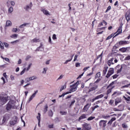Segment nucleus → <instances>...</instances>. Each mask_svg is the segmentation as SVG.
<instances>
[{
    "label": "nucleus",
    "mask_w": 130,
    "mask_h": 130,
    "mask_svg": "<svg viewBox=\"0 0 130 130\" xmlns=\"http://www.w3.org/2000/svg\"><path fill=\"white\" fill-rule=\"evenodd\" d=\"M15 106V102L13 100L10 101L6 105V110L9 111L11 110L13 107Z\"/></svg>",
    "instance_id": "1"
},
{
    "label": "nucleus",
    "mask_w": 130,
    "mask_h": 130,
    "mask_svg": "<svg viewBox=\"0 0 130 130\" xmlns=\"http://www.w3.org/2000/svg\"><path fill=\"white\" fill-rule=\"evenodd\" d=\"M118 45L120 47V46H124V45H127V44H129V41H123L121 40L117 43Z\"/></svg>",
    "instance_id": "2"
},
{
    "label": "nucleus",
    "mask_w": 130,
    "mask_h": 130,
    "mask_svg": "<svg viewBox=\"0 0 130 130\" xmlns=\"http://www.w3.org/2000/svg\"><path fill=\"white\" fill-rule=\"evenodd\" d=\"M123 24L121 23L119 28H118L117 31L114 34H116L114 36V37H116V36H118L119 34H121L122 33V25Z\"/></svg>",
    "instance_id": "3"
},
{
    "label": "nucleus",
    "mask_w": 130,
    "mask_h": 130,
    "mask_svg": "<svg viewBox=\"0 0 130 130\" xmlns=\"http://www.w3.org/2000/svg\"><path fill=\"white\" fill-rule=\"evenodd\" d=\"M9 101V96H0V101H1V104L4 105V104H6L7 102Z\"/></svg>",
    "instance_id": "4"
},
{
    "label": "nucleus",
    "mask_w": 130,
    "mask_h": 130,
    "mask_svg": "<svg viewBox=\"0 0 130 130\" xmlns=\"http://www.w3.org/2000/svg\"><path fill=\"white\" fill-rule=\"evenodd\" d=\"M114 74V69L113 68H110L107 75L106 76V78H109L110 76L113 75Z\"/></svg>",
    "instance_id": "5"
},
{
    "label": "nucleus",
    "mask_w": 130,
    "mask_h": 130,
    "mask_svg": "<svg viewBox=\"0 0 130 130\" xmlns=\"http://www.w3.org/2000/svg\"><path fill=\"white\" fill-rule=\"evenodd\" d=\"M106 123H107V121L101 120L99 122V125L101 127H105L106 126Z\"/></svg>",
    "instance_id": "6"
},
{
    "label": "nucleus",
    "mask_w": 130,
    "mask_h": 130,
    "mask_svg": "<svg viewBox=\"0 0 130 130\" xmlns=\"http://www.w3.org/2000/svg\"><path fill=\"white\" fill-rule=\"evenodd\" d=\"M78 85H77V83H74L73 85L70 86V90L71 92H75L77 90V87Z\"/></svg>",
    "instance_id": "7"
},
{
    "label": "nucleus",
    "mask_w": 130,
    "mask_h": 130,
    "mask_svg": "<svg viewBox=\"0 0 130 130\" xmlns=\"http://www.w3.org/2000/svg\"><path fill=\"white\" fill-rule=\"evenodd\" d=\"M83 130H90V129H91V126L89 124L85 123L83 125Z\"/></svg>",
    "instance_id": "8"
},
{
    "label": "nucleus",
    "mask_w": 130,
    "mask_h": 130,
    "mask_svg": "<svg viewBox=\"0 0 130 130\" xmlns=\"http://www.w3.org/2000/svg\"><path fill=\"white\" fill-rule=\"evenodd\" d=\"M17 122H18V117L17 116H15V120L9 121L11 125H15V124H17Z\"/></svg>",
    "instance_id": "9"
},
{
    "label": "nucleus",
    "mask_w": 130,
    "mask_h": 130,
    "mask_svg": "<svg viewBox=\"0 0 130 130\" xmlns=\"http://www.w3.org/2000/svg\"><path fill=\"white\" fill-rule=\"evenodd\" d=\"M118 47H120L118 44L117 43H116V44H115L114 45V46L113 47L112 51V52H114V53H116L117 52V51L116 50V49H117V48H118Z\"/></svg>",
    "instance_id": "10"
},
{
    "label": "nucleus",
    "mask_w": 130,
    "mask_h": 130,
    "mask_svg": "<svg viewBox=\"0 0 130 130\" xmlns=\"http://www.w3.org/2000/svg\"><path fill=\"white\" fill-rule=\"evenodd\" d=\"M122 68H123L122 64L121 66L120 64H118L116 66V69H118L117 71V74H119L120 73H121V71H122Z\"/></svg>",
    "instance_id": "11"
},
{
    "label": "nucleus",
    "mask_w": 130,
    "mask_h": 130,
    "mask_svg": "<svg viewBox=\"0 0 130 130\" xmlns=\"http://www.w3.org/2000/svg\"><path fill=\"white\" fill-rule=\"evenodd\" d=\"M9 119H10V114H6L3 117V122H5L7 120H9Z\"/></svg>",
    "instance_id": "12"
},
{
    "label": "nucleus",
    "mask_w": 130,
    "mask_h": 130,
    "mask_svg": "<svg viewBox=\"0 0 130 130\" xmlns=\"http://www.w3.org/2000/svg\"><path fill=\"white\" fill-rule=\"evenodd\" d=\"M104 24V26H106L107 25V22H106V21L105 20H103L102 21L100 22L98 25V27L99 28L100 27H102V26H103Z\"/></svg>",
    "instance_id": "13"
},
{
    "label": "nucleus",
    "mask_w": 130,
    "mask_h": 130,
    "mask_svg": "<svg viewBox=\"0 0 130 130\" xmlns=\"http://www.w3.org/2000/svg\"><path fill=\"white\" fill-rule=\"evenodd\" d=\"M104 96V95L101 94H100L98 96H96L95 98H93L92 100H91V102H94L95 101V100H98V99H100L101 98H103V97Z\"/></svg>",
    "instance_id": "14"
},
{
    "label": "nucleus",
    "mask_w": 130,
    "mask_h": 130,
    "mask_svg": "<svg viewBox=\"0 0 130 130\" xmlns=\"http://www.w3.org/2000/svg\"><path fill=\"white\" fill-rule=\"evenodd\" d=\"M127 49H128V47H122L119 49V51L122 52V53H124V52L127 51Z\"/></svg>",
    "instance_id": "15"
},
{
    "label": "nucleus",
    "mask_w": 130,
    "mask_h": 130,
    "mask_svg": "<svg viewBox=\"0 0 130 130\" xmlns=\"http://www.w3.org/2000/svg\"><path fill=\"white\" fill-rule=\"evenodd\" d=\"M90 108V104H87L83 108V111L84 112H87L88 111L89 108Z\"/></svg>",
    "instance_id": "16"
},
{
    "label": "nucleus",
    "mask_w": 130,
    "mask_h": 130,
    "mask_svg": "<svg viewBox=\"0 0 130 130\" xmlns=\"http://www.w3.org/2000/svg\"><path fill=\"white\" fill-rule=\"evenodd\" d=\"M38 93V90H36L35 91V93H33L30 97L29 99V102L30 101H32V100H33V98H34V97H35V96H36V94Z\"/></svg>",
    "instance_id": "17"
},
{
    "label": "nucleus",
    "mask_w": 130,
    "mask_h": 130,
    "mask_svg": "<svg viewBox=\"0 0 130 130\" xmlns=\"http://www.w3.org/2000/svg\"><path fill=\"white\" fill-rule=\"evenodd\" d=\"M85 118H87V115L83 114L78 118V121H81L82 119H85Z\"/></svg>",
    "instance_id": "18"
},
{
    "label": "nucleus",
    "mask_w": 130,
    "mask_h": 130,
    "mask_svg": "<svg viewBox=\"0 0 130 130\" xmlns=\"http://www.w3.org/2000/svg\"><path fill=\"white\" fill-rule=\"evenodd\" d=\"M36 79H37V77L34 76L26 78V82H30V81H33V80H36Z\"/></svg>",
    "instance_id": "19"
},
{
    "label": "nucleus",
    "mask_w": 130,
    "mask_h": 130,
    "mask_svg": "<svg viewBox=\"0 0 130 130\" xmlns=\"http://www.w3.org/2000/svg\"><path fill=\"white\" fill-rule=\"evenodd\" d=\"M107 70H108V66H105L103 71V76H105L106 75V73H107Z\"/></svg>",
    "instance_id": "20"
},
{
    "label": "nucleus",
    "mask_w": 130,
    "mask_h": 130,
    "mask_svg": "<svg viewBox=\"0 0 130 130\" xmlns=\"http://www.w3.org/2000/svg\"><path fill=\"white\" fill-rule=\"evenodd\" d=\"M115 120H116V118L115 117H113L108 122V125H111V124H112V122H113V121H115Z\"/></svg>",
    "instance_id": "21"
},
{
    "label": "nucleus",
    "mask_w": 130,
    "mask_h": 130,
    "mask_svg": "<svg viewBox=\"0 0 130 130\" xmlns=\"http://www.w3.org/2000/svg\"><path fill=\"white\" fill-rule=\"evenodd\" d=\"M123 98H124V100L125 101H127L128 102H129L130 101V96L129 95L127 94H125V95L123 96Z\"/></svg>",
    "instance_id": "22"
},
{
    "label": "nucleus",
    "mask_w": 130,
    "mask_h": 130,
    "mask_svg": "<svg viewBox=\"0 0 130 130\" xmlns=\"http://www.w3.org/2000/svg\"><path fill=\"white\" fill-rule=\"evenodd\" d=\"M113 59H114V58H111L110 60L108 61V66L109 67H110L111 64H114V63H113Z\"/></svg>",
    "instance_id": "23"
},
{
    "label": "nucleus",
    "mask_w": 130,
    "mask_h": 130,
    "mask_svg": "<svg viewBox=\"0 0 130 130\" xmlns=\"http://www.w3.org/2000/svg\"><path fill=\"white\" fill-rule=\"evenodd\" d=\"M41 12H43V13L44 14V15H46V16H48V15H50L49 14V12H48V11H47L45 9H42Z\"/></svg>",
    "instance_id": "24"
},
{
    "label": "nucleus",
    "mask_w": 130,
    "mask_h": 130,
    "mask_svg": "<svg viewBox=\"0 0 130 130\" xmlns=\"http://www.w3.org/2000/svg\"><path fill=\"white\" fill-rule=\"evenodd\" d=\"M121 102V100L119 98H117L115 100V105H117L118 103H120Z\"/></svg>",
    "instance_id": "25"
},
{
    "label": "nucleus",
    "mask_w": 130,
    "mask_h": 130,
    "mask_svg": "<svg viewBox=\"0 0 130 130\" xmlns=\"http://www.w3.org/2000/svg\"><path fill=\"white\" fill-rule=\"evenodd\" d=\"M32 43H36L37 42H40V40L39 39L35 38L31 41Z\"/></svg>",
    "instance_id": "26"
},
{
    "label": "nucleus",
    "mask_w": 130,
    "mask_h": 130,
    "mask_svg": "<svg viewBox=\"0 0 130 130\" xmlns=\"http://www.w3.org/2000/svg\"><path fill=\"white\" fill-rule=\"evenodd\" d=\"M125 19L127 21V22H129V20H130V14L128 13H126V15H125Z\"/></svg>",
    "instance_id": "27"
},
{
    "label": "nucleus",
    "mask_w": 130,
    "mask_h": 130,
    "mask_svg": "<svg viewBox=\"0 0 130 130\" xmlns=\"http://www.w3.org/2000/svg\"><path fill=\"white\" fill-rule=\"evenodd\" d=\"M101 76V73H100V72H99L96 74L94 78L95 79H99V78H100Z\"/></svg>",
    "instance_id": "28"
},
{
    "label": "nucleus",
    "mask_w": 130,
    "mask_h": 130,
    "mask_svg": "<svg viewBox=\"0 0 130 130\" xmlns=\"http://www.w3.org/2000/svg\"><path fill=\"white\" fill-rule=\"evenodd\" d=\"M9 26H12V22L10 20H8L6 21V27H9Z\"/></svg>",
    "instance_id": "29"
},
{
    "label": "nucleus",
    "mask_w": 130,
    "mask_h": 130,
    "mask_svg": "<svg viewBox=\"0 0 130 130\" xmlns=\"http://www.w3.org/2000/svg\"><path fill=\"white\" fill-rule=\"evenodd\" d=\"M111 92H112V88L108 89L107 90L106 95H109V94L111 93Z\"/></svg>",
    "instance_id": "30"
},
{
    "label": "nucleus",
    "mask_w": 130,
    "mask_h": 130,
    "mask_svg": "<svg viewBox=\"0 0 130 130\" xmlns=\"http://www.w3.org/2000/svg\"><path fill=\"white\" fill-rule=\"evenodd\" d=\"M42 46H43V44H42V43H41L40 46L37 48V49L36 50V51H41V50H40V48H41Z\"/></svg>",
    "instance_id": "31"
},
{
    "label": "nucleus",
    "mask_w": 130,
    "mask_h": 130,
    "mask_svg": "<svg viewBox=\"0 0 130 130\" xmlns=\"http://www.w3.org/2000/svg\"><path fill=\"white\" fill-rule=\"evenodd\" d=\"M48 110V106L47 105V104H46L44 107V112H45V113H46V112H47Z\"/></svg>",
    "instance_id": "32"
},
{
    "label": "nucleus",
    "mask_w": 130,
    "mask_h": 130,
    "mask_svg": "<svg viewBox=\"0 0 130 130\" xmlns=\"http://www.w3.org/2000/svg\"><path fill=\"white\" fill-rule=\"evenodd\" d=\"M48 114L50 117H52L53 116V112L52 110L49 111L48 113Z\"/></svg>",
    "instance_id": "33"
},
{
    "label": "nucleus",
    "mask_w": 130,
    "mask_h": 130,
    "mask_svg": "<svg viewBox=\"0 0 130 130\" xmlns=\"http://www.w3.org/2000/svg\"><path fill=\"white\" fill-rule=\"evenodd\" d=\"M125 116H126V114H123L122 116L119 119V120H123V119H124V118H125Z\"/></svg>",
    "instance_id": "34"
},
{
    "label": "nucleus",
    "mask_w": 130,
    "mask_h": 130,
    "mask_svg": "<svg viewBox=\"0 0 130 130\" xmlns=\"http://www.w3.org/2000/svg\"><path fill=\"white\" fill-rule=\"evenodd\" d=\"M67 88V83H66L63 86H62L60 89V92H61L62 90H64Z\"/></svg>",
    "instance_id": "35"
},
{
    "label": "nucleus",
    "mask_w": 130,
    "mask_h": 130,
    "mask_svg": "<svg viewBox=\"0 0 130 130\" xmlns=\"http://www.w3.org/2000/svg\"><path fill=\"white\" fill-rule=\"evenodd\" d=\"M27 25H29L28 23H24L23 24L20 25L19 28H24V27H26Z\"/></svg>",
    "instance_id": "36"
},
{
    "label": "nucleus",
    "mask_w": 130,
    "mask_h": 130,
    "mask_svg": "<svg viewBox=\"0 0 130 130\" xmlns=\"http://www.w3.org/2000/svg\"><path fill=\"white\" fill-rule=\"evenodd\" d=\"M122 127H123V128H127L128 126H127V124H126V123H124L122 124Z\"/></svg>",
    "instance_id": "37"
},
{
    "label": "nucleus",
    "mask_w": 130,
    "mask_h": 130,
    "mask_svg": "<svg viewBox=\"0 0 130 130\" xmlns=\"http://www.w3.org/2000/svg\"><path fill=\"white\" fill-rule=\"evenodd\" d=\"M41 115L40 114V113H38V116H37V118L38 120V121H40L41 120Z\"/></svg>",
    "instance_id": "38"
},
{
    "label": "nucleus",
    "mask_w": 130,
    "mask_h": 130,
    "mask_svg": "<svg viewBox=\"0 0 130 130\" xmlns=\"http://www.w3.org/2000/svg\"><path fill=\"white\" fill-rule=\"evenodd\" d=\"M60 113L61 114V115H67L68 112H66V111H60Z\"/></svg>",
    "instance_id": "39"
},
{
    "label": "nucleus",
    "mask_w": 130,
    "mask_h": 130,
    "mask_svg": "<svg viewBox=\"0 0 130 130\" xmlns=\"http://www.w3.org/2000/svg\"><path fill=\"white\" fill-rule=\"evenodd\" d=\"M103 54V53L102 52L100 55H99L97 57L96 59H98L99 58H101V60H102V55Z\"/></svg>",
    "instance_id": "40"
},
{
    "label": "nucleus",
    "mask_w": 130,
    "mask_h": 130,
    "mask_svg": "<svg viewBox=\"0 0 130 130\" xmlns=\"http://www.w3.org/2000/svg\"><path fill=\"white\" fill-rule=\"evenodd\" d=\"M129 85L130 84L122 86L121 87V89H124V88H128V87H129Z\"/></svg>",
    "instance_id": "41"
},
{
    "label": "nucleus",
    "mask_w": 130,
    "mask_h": 130,
    "mask_svg": "<svg viewBox=\"0 0 130 130\" xmlns=\"http://www.w3.org/2000/svg\"><path fill=\"white\" fill-rule=\"evenodd\" d=\"M94 118H95V117L90 116L88 118L87 120H88V121H90L91 120H93V119H94Z\"/></svg>",
    "instance_id": "42"
},
{
    "label": "nucleus",
    "mask_w": 130,
    "mask_h": 130,
    "mask_svg": "<svg viewBox=\"0 0 130 130\" xmlns=\"http://www.w3.org/2000/svg\"><path fill=\"white\" fill-rule=\"evenodd\" d=\"M103 118H104L105 119H107V118H109L110 117V115H103L102 116Z\"/></svg>",
    "instance_id": "43"
},
{
    "label": "nucleus",
    "mask_w": 130,
    "mask_h": 130,
    "mask_svg": "<svg viewBox=\"0 0 130 130\" xmlns=\"http://www.w3.org/2000/svg\"><path fill=\"white\" fill-rule=\"evenodd\" d=\"M73 56H74V55H72V57H71V59H69V60H67L64 63V64H67L68 63V62H70V61H71L73 59Z\"/></svg>",
    "instance_id": "44"
},
{
    "label": "nucleus",
    "mask_w": 130,
    "mask_h": 130,
    "mask_svg": "<svg viewBox=\"0 0 130 130\" xmlns=\"http://www.w3.org/2000/svg\"><path fill=\"white\" fill-rule=\"evenodd\" d=\"M1 57L3 58V59H5L6 61L10 62V59H9L8 58H4V57H3V56H2Z\"/></svg>",
    "instance_id": "45"
},
{
    "label": "nucleus",
    "mask_w": 130,
    "mask_h": 130,
    "mask_svg": "<svg viewBox=\"0 0 130 130\" xmlns=\"http://www.w3.org/2000/svg\"><path fill=\"white\" fill-rule=\"evenodd\" d=\"M98 107H99V106L96 105L94 107H91V109H92V111H94L95 110V109H96V108H98Z\"/></svg>",
    "instance_id": "46"
},
{
    "label": "nucleus",
    "mask_w": 130,
    "mask_h": 130,
    "mask_svg": "<svg viewBox=\"0 0 130 130\" xmlns=\"http://www.w3.org/2000/svg\"><path fill=\"white\" fill-rule=\"evenodd\" d=\"M11 38H17V37H18V35L16 34H14L11 36Z\"/></svg>",
    "instance_id": "47"
},
{
    "label": "nucleus",
    "mask_w": 130,
    "mask_h": 130,
    "mask_svg": "<svg viewBox=\"0 0 130 130\" xmlns=\"http://www.w3.org/2000/svg\"><path fill=\"white\" fill-rule=\"evenodd\" d=\"M26 72V68H24L20 73V75L22 76V75H24L25 74V72Z\"/></svg>",
    "instance_id": "48"
},
{
    "label": "nucleus",
    "mask_w": 130,
    "mask_h": 130,
    "mask_svg": "<svg viewBox=\"0 0 130 130\" xmlns=\"http://www.w3.org/2000/svg\"><path fill=\"white\" fill-rule=\"evenodd\" d=\"M111 10V6H109L107 8V9L105 11V13H108V11H110Z\"/></svg>",
    "instance_id": "49"
},
{
    "label": "nucleus",
    "mask_w": 130,
    "mask_h": 130,
    "mask_svg": "<svg viewBox=\"0 0 130 130\" xmlns=\"http://www.w3.org/2000/svg\"><path fill=\"white\" fill-rule=\"evenodd\" d=\"M113 103H114V100H110L109 104L110 105H112Z\"/></svg>",
    "instance_id": "50"
},
{
    "label": "nucleus",
    "mask_w": 130,
    "mask_h": 130,
    "mask_svg": "<svg viewBox=\"0 0 130 130\" xmlns=\"http://www.w3.org/2000/svg\"><path fill=\"white\" fill-rule=\"evenodd\" d=\"M124 60H130V55L126 56L124 58Z\"/></svg>",
    "instance_id": "51"
},
{
    "label": "nucleus",
    "mask_w": 130,
    "mask_h": 130,
    "mask_svg": "<svg viewBox=\"0 0 130 130\" xmlns=\"http://www.w3.org/2000/svg\"><path fill=\"white\" fill-rule=\"evenodd\" d=\"M75 67H76V68H79V67H81V63H79V62L76 63V64H75Z\"/></svg>",
    "instance_id": "52"
},
{
    "label": "nucleus",
    "mask_w": 130,
    "mask_h": 130,
    "mask_svg": "<svg viewBox=\"0 0 130 130\" xmlns=\"http://www.w3.org/2000/svg\"><path fill=\"white\" fill-rule=\"evenodd\" d=\"M52 39H53V40H55L57 39V38H56V35H55V34L53 35Z\"/></svg>",
    "instance_id": "53"
},
{
    "label": "nucleus",
    "mask_w": 130,
    "mask_h": 130,
    "mask_svg": "<svg viewBox=\"0 0 130 130\" xmlns=\"http://www.w3.org/2000/svg\"><path fill=\"white\" fill-rule=\"evenodd\" d=\"M102 101H101V100L98 101H96L95 103H94L93 104V105H95V104H96V105L99 104V103H101Z\"/></svg>",
    "instance_id": "54"
},
{
    "label": "nucleus",
    "mask_w": 130,
    "mask_h": 130,
    "mask_svg": "<svg viewBox=\"0 0 130 130\" xmlns=\"http://www.w3.org/2000/svg\"><path fill=\"white\" fill-rule=\"evenodd\" d=\"M13 11H14V9L13 8V7H11L9 9V13H12L13 12Z\"/></svg>",
    "instance_id": "55"
},
{
    "label": "nucleus",
    "mask_w": 130,
    "mask_h": 130,
    "mask_svg": "<svg viewBox=\"0 0 130 130\" xmlns=\"http://www.w3.org/2000/svg\"><path fill=\"white\" fill-rule=\"evenodd\" d=\"M88 69H90V67H85V68L83 69L84 73H85V72H86V71L88 70Z\"/></svg>",
    "instance_id": "56"
},
{
    "label": "nucleus",
    "mask_w": 130,
    "mask_h": 130,
    "mask_svg": "<svg viewBox=\"0 0 130 130\" xmlns=\"http://www.w3.org/2000/svg\"><path fill=\"white\" fill-rule=\"evenodd\" d=\"M101 81V78H98V79L95 81V83L96 84H97V83H99Z\"/></svg>",
    "instance_id": "57"
},
{
    "label": "nucleus",
    "mask_w": 130,
    "mask_h": 130,
    "mask_svg": "<svg viewBox=\"0 0 130 130\" xmlns=\"http://www.w3.org/2000/svg\"><path fill=\"white\" fill-rule=\"evenodd\" d=\"M94 90H96V88H95V87H91L90 89H89V92H91L92 91H94Z\"/></svg>",
    "instance_id": "58"
},
{
    "label": "nucleus",
    "mask_w": 130,
    "mask_h": 130,
    "mask_svg": "<svg viewBox=\"0 0 130 130\" xmlns=\"http://www.w3.org/2000/svg\"><path fill=\"white\" fill-rule=\"evenodd\" d=\"M31 58V56L30 55H27L25 58V60H29Z\"/></svg>",
    "instance_id": "59"
},
{
    "label": "nucleus",
    "mask_w": 130,
    "mask_h": 130,
    "mask_svg": "<svg viewBox=\"0 0 130 130\" xmlns=\"http://www.w3.org/2000/svg\"><path fill=\"white\" fill-rule=\"evenodd\" d=\"M118 77L117 74H115L112 76L113 79H116Z\"/></svg>",
    "instance_id": "60"
},
{
    "label": "nucleus",
    "mask_w": 130,
    "mask_h": 130,
    "mask_svg": "<svg viewBox=\"0 0 130 130\" xmlns=\"http://www.w3.org/2000/svg\"><path fill=\"white\" fill-rule=\"evenodd\" d=\"M48 126L49 128H53L54 125L53 124H52L48 125Z\"/></svg>",
    "instance_id": "61"
},
{
    "label": "nucleus",
    "mask_w": 130,
    "mask_h": 130,
    "mask_svg": "<svg viewBox=\"0 0 130 130\" xmlns=\"http://www.w3.org/2000/svg\"><path fill=\"white\" fill-rule=\"evenodd\" d=\"M114 111H121V110H120L119 109H117L116 108H114L113 109Z\"/></svg>",
    "instance_id": "62"
},
{
    "label": "nucleus",
    "mask_w": 130,
    "mask_h": 130,
    "mask_svg": "<svg viewBox=\"0 0 130 130\" xmlns=\"http://www.w3.org/2000/svg\"><path fill=\"white\" fill-rule=\"evenodd\" d=\"M4 44L5 46V47L8 48L9 47V44L7 43H4Z\"/></svg>",
    "instance_id": "63"
},
{
    "label": "nucleus",
    "mask_w": 130,
    "mask_h": 130,
    "mask_svg": "<svg viewBox=\"0 0 130 130\" xmlns=\"http://www.w3.org/2000/svg\"><path fill=\"white\" fill-rule=\"evenodd\" d=\"M77 59H78V55H75L74 57V61H76V60H77Z\"/></svg>",
    "instance_id": "64"
}]
</instances>
